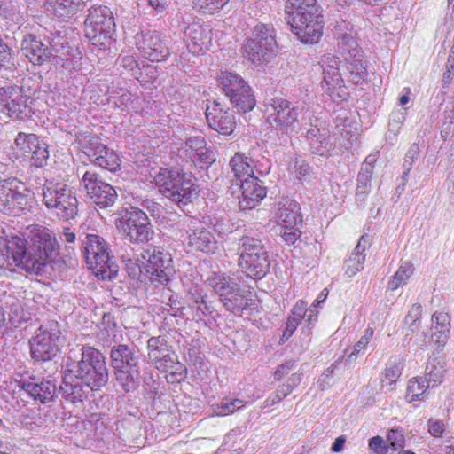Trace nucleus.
I'll list each match as a JSON object with an SVG mask.
<instances>
[{
  "label": "nucleus",
  "instance_id": "nucleus-1",
  "mask_svg": "<svg viewBox=\"0 0 454 454\" xmlns=\"http://www.w3.org/2000/svg\"><path fill=\"white\" fill-rule=\"evenodd\" d=\"M2 254L9 266H17L28 273L40 275L49 264L61 262L59 245L55 235L44 227L32 231L30 241L14 236L6 239Z\"/></svg>",
  "mask_w": 454,
  "mask_h": 454
},
{
  "label": "nucleus",
  "instance_id": "nucleus-2",
  "mask_svg": "<svg viewBox=\"0 0 454 454\" xmlns=\"http://www.w3.org/2000/svg\"><path fill=\"white\" fill-rule=\"evenodd\" d=\"M285 19L292 32L304 43H316L323 35V9L317 0H287Z\"/></svg>",
  "mask_w": 454,
  "mask_h": 454
},
{
  "label": "nucleus",
  "instance_id": "nucleus-3",
  "mask_svg": "<svg viewBox=\"0 0 454 454\" xmlns=\"http://www.w3.org/2000/svg\"><path fill=\"white\" fill-rule=\"evenodd\" d=\"M109 364L114 379L125 393L136 391L141 380V354L133 343L114 341L109 352Z\"/></svg>",
  "mask_w": 454,
  "mask_h": 454
},
{
  "label": "nucleus",
  "instance_id": "nucleus-4",
  "mask_svg": "<svg viewBox=\"0 0 454 454\" xmlns=\"http://www.w3.org/2000/svg\"><path fill=\"white\" fill-rule=\"evenodd\" d=\"M154 182L161 194L184 212L199 196L193 176L177 168H160L154 176Z\"/></svg>",
  "mask_w": 454,
  "mask_h": 454
},
{
  "label": "nucleus",
  "instance_id": "nucleus-5",
  "mask_svg": "<svg viewBox=\"0 0 454 454\" xmlns=\"http://www.w3.org/2000/svg\"><path fill=\"white\" fill-rule=\"evenodd\" d=\"M67 372L70 379L81 380L94 392L105 387L109 380L105 355L89 346L82 348L80 360L68 364Z\"/></svg>",
  "mask_w": 454,
  "mask_h": 454
},
{
  "label": "nucleus",
  "instance_id": "nucleus-6",
  "mask_svg": "<svg viewBox=\"0 0 454 454\" xmlns=\"http://www.w3.org/2000/svg\"><path fill=\"white\" fill-rule=\"evenodd\" d=\"M238 240V265L241 271L254 280L263 278L270 271V261L262 239L246 232Z\"/></svg>",
  "mask_w": 454,
  "mask_h": 454
},
{
  "label": "nucleus",
  "instance_id": "nucleus-7",
  "mask_svg": "<svg viewBox=\"0 0 454 454\" xmlns=\"http://www.w3.org/2000/svg\"><path fill=\"white\" fill-rule=\"evenodd\" d=\"M81 253L91 270H96L102 279L112 280L119 271L114 257L110 255L108 243L98 234H82L79 236Z\"/></svg>",
  "mask_w": 454,
  "mask_h": 454
},
{
  "label": "nucleus",
  "instance_id": "nucleus-8",
  "mask_svg": "<svg viewBox=\"0 0 454 454\" xmlns=\"http://www.w3.org/2000/svg\"><path fill=\"white\" fill-rule=\"evenodd\" d=\"M116 226L123 239L134 245L149 244L155 236L153 225L146 213L138 207L122 209L116 220Z\"/></svg>",
  "mask_w": 454,
  "mask_h": 454
},
{
  "label": "nucleus",
  "instance_id": "nucleus-9",
  "mask_svg": "<svg viewBox=\"0 0 454 454\" xmlns=\"http://www.w3.org/2000/svg\"><path fill=\"white\" fill-rule=\"evenodd\" d=\"M63 339L59 325L51 320L40 325L35 336L29 340L30 354L35 363L45 364L57 363Z\"/></svg>",
  "mask_w": 454,
  "mask_h": 454
},
{
  "label": "nucleus",
  "instance_id": "nucleus-10",
  "mask_svg": "<svg viewBox=\"0 0 454 454\" xmlns=\"http://www.w3.org/2000/svg\"><path fill=\"white\" fill-rule=\"evenodd\" d=\"M278 47L276 33L271 24L258 23L250 37L242 44L243 57L255 66L268 62Z\"/></svg>",
  "mask_w": 454,
  "mask_h": 454
},
{
  "label": "nucleus",
  "instance_id": "nucleus-11",
  "mask_svg": "<svg viewBox=\"0 0 454 454\" xmlns=\"http://www.w3.org/2000/svg\"><path fill=\"white\" fill-rule=\"evenodd\" d=\"M207 281L227 311L242 316L243 311L249 309L245 292L232 278L224 274H216L209 278Z\"/></svg>",
  "mask_w": 454,
  "mask_h": 454
},
{
  "label": "nucleus",
  "instance_id": "nucleus-12",
  "mask_svg": "<svg viewBox=\"0 0 454 454\" xmlns=\"http://www.w3.org/2000/svg\"><path fill=\"white\" fill-rule=\"evenodd\" d=\"M85 36L98 47H106L115 30L114 15L106 5L92 6L84 21Z\"/></svg>",
  "mask_w": 454,
  "mask_h": 454
},
{
  "label": "nucleus",
  "instance_id": "nucleus-13",
  "mask_svg": "<svg viewBox=\"0 0 454 454\" xmlns=\"http://www.w3.org/2000/svg\"><path fill=\"white\" fill-rule=\"evenodd\" d=\"M76 140L91 163L110 172H116L121 168L118 154L105 145L101 138L90 133H81Z\"/></svg>",
  "mask_w": 454,
  "mask_h": 454
},
{
  "label": "nucleus",
  "instance_id": "nucleus-14",
  "mask_svg": "<svg viewBox=\"0 0 454 454\" xmlns=\"http://www.w3.org/2000/svg\"><path fill=\"white\" fill-rule=\"evenodd\" d=\"M43 201L48 209L62 220L74 218L78 200L74 192L66 184H57L43 188Z\"/></svg>",
  "mask_w": 454,
  "mask_h": 454
},
{
  "label": "nucleus",
  "instance_id": "nucleus-15",
  "mask_svg": "<svg viewBox=\"0 0 454 454\" xmlns=\"http://www.w3.org/2000/svg\"><path fill=\"white\" fill-rule=\"evenodd\" d=\"M218 83L239 112L247 114L255 106V99L249 85L239 74L222 72L218 76Z\"/></svg>",
  "mask_w": 454,
  "mask_h": 454
},
{
  "label": "nucleus",
  "instance_id": "nucleus-16",
  "mask_svg": "<svg viewBox=\"0 0 454 454\" xmlns=\"http://www.w3.org/2000/svg\"><path fill=\"white\" fill-rule=\"evenodd\" d=\"M143 259L147 258L145 270L155 286L167 285L175 274L171 254L161 247L150 246L144 251Z\"/></svg>",
  "mask_w": 454,
  "mask_h": 454
},
{
  "label": "nucleus",
  "instance_id": "nucleus-17",
  "mask_svg": "<svg viewBox=\"0 0 454 454\" xmlns=\"http://www.w3.org/2000/svg\"><path fill=\"white\" fill-rule=\"evenodd\" d=\"M81 185L86 191L90 202L99 208H107L114 205L118 194L114 186L105 182L93 170H87L82 175Z\"/></svg>",
  "mask_w": 454,
  "mask_h": 454
},
{
  "label": "nucleus",
  "instance_id": "nucleus-18",
  "mask_svg": "<svg viewBox=\"0 0 454 454\" xmlns=\"http://www.w3.org/2000/svg\"><path fill=\"white\" fill-rule=\"evenodd\" d=\"M20 182L13 179L0 181V211L17 215L31 207L28 193L19 191Z\"/></svg>",
  "mask_w": 454,
  "mask_h": 454
},
{
  "label": "nucleus",
  "instance_id": "nucleus-19",
  "mask_svg": "<svg viewBox=\"0 0 454 454\" xmlns=\"http://www.w3.org/2000/svg\"><path fill=\"white\" fill-rule=\"evenodd\" d=\"M169 41L158 31L137 35L136 44L141 55L151 61H164L170 55Z\"/></svg>",
  "mask_w": 454,
  "mask_h": 454
},
{
  "label": "nucleus",
  "instance_id": "nucleus-20",
  "mask_svg": "<svg viewBox=\"0 0 454 454\" xmlns=\"http://www.w3.org/2000/svg\"><path fill=\"white\" fill-rule=\"evenodd\" d=\"M315 121L316 124H311L306 135L309 150L312 154L330 158L334 155L337 138L334 135H331L328 128L319 127L318 119Z\"/></svg>",
  "mask_w": 454,
  "mask_h": 454
},
{
  "label": "nucleus",
  "instance_id": "nucleus-21",
  "mask_svg": "<svg viewBox=\"0 0 454 454\" xmlns=\"http://www.w3.org/2000/svg\"><path fill=\"white\" fill-rule=\"evenodd\" d=\"M17 385L33 400L43 404L54 402L57 396V386L51 380L29 376L28 378H22L18 380Z\"/></svg>",
  "mask_w": 454,
  "mask_h": 454
},
{
  "label": "nucleus",
  "instance_id": "nucleus-22",
  "mask_svg": "<svg viewBox=\"0 0 454 454\" xmlns=\"http://www.w3.org/2000/svg\"><path fill=\"white\" fill-rule=\"evenodd\" d=\"M155 369L162 372H169L168 382H180L187 375L185 365L178 361V356L173 349L162 353L159 357L150 362Z\"/></svg>",
  "mask_w": 454,
  "mask_h": 454
},
{
  "label": "nucleus",
  "instance_id": "nucleus-23",
  "mask_svg": "<svg viewBox=\"0 0 454 454\" xmlns=\"http://www.w3.org/2000/svg\"><path fill=\"white\" fill-rule=\"evenodd\" d=\"M240 189L242 192V199L239 205L242 210L253 208L261 201L267 194V189L255 176L246 177L241 180Z\"/></svg>",
  "mask_w": 454,
  "mask_h": 454
},
{
  "label": "nucleus",
  "instance_id": "nucleus-24",
  "mask_svg": "<svg viewBox=\"0 0 454 454\" xmlns=\"http://www.w3.org/2000/svg\"><path fill=\"white\" fill-rule=\"evenodd\" d=\"M26 102L23 86L10 85L0 88V113L22 114L27 107Z\"/></svg>",
  "mask_w": 454,
  "mask_h": 454
},
{
  "label": "nucleus",
  "instance_id": "nucleus-25",
  "mask_svg": "<svg viewBox=\"0 0 454 454\" xmlns=\"http://www.w3.org/2000/svg\"><path fill=\"white\" fill-rule=\"evenodd\" d=\"M207 27L198 24L188 26L184 31L187 48L190 52L199 54L209 50L211 46V36Z\"/></svg>",
  "mask_w": 454,
  "mask_h": 454
},
{
  "label": "nucleus",
  "instance_id": "nucleus-26",
  "mask_svg": "<svg viewBox=\"0 0 454 454\" xmlns=\"http://www.w3.org/2000/svg\"><path fill=\"white\" fill-rule=\"evenodd\" d=\"M21 51L31 63L41 65L51 56V51L34 35H26L21 42Z\"/></svg>",
  "mask_w": 454,
  "mask_h": 454
},
{
  "label": "nucleus",
  "instance_id": "nucleus-27",
  "mask_svg": "<svg viewBox=\"0 0 454 454\" xmlns=\"http://www.w3.org/2000/svg\"><path fill=\"white\" fill-rule=\"evenodd\" d=\"M431 339L437 353L442 350L450 337V317L443 311H436L432 315Z\"/></svg>",
  "mask_w": 454,
  "mask_h": 454
},
{
  "label": "nucleus",
  "instance_id": "nucleus-28",
  "mask_svg": "<svg viewBox=\"0 0 454 454\" xmlns=\"http://www.w3.org/2000/svg\"><path fill=\"white\" fill-rule=\"evenodd\" d=\"M339 59L335 57H326L323 60L322 68L324 81L322 86L327 90L329 94H333L335 90H342L344 81L339 71Z\"/></svg>",
  "mask_w": 454,
  "mask_h": 454
},
{
  "label": "nucleus",
  "instance_id": "nucleus-29",
  "mask_svg": "<svg viewBox=\"0 0 454 454\" xmlns=\"http://www.w3.org/2000/svg\"><path fill=\"white\" fill-rule=\"evenodd\" d=\"M276 217L281 226L290 227L302 223L299 203L289 199H283L277 204Z\"/></svg>",
  "mask_w": 454,
  "mask_h": 454
},
{
  "label": "nucleus",
  "instance_id": "nucleus-30",
  "mask_svg": "<svg viewBox=\"0 0 454 454\" xmlns=\"http://www.w3.org/2000/svg\"><path fill=\"white\" fill-rule=\"evenodd\" d=\"M188 246L196 251L207 254H214L217 249L215 238L204 227L192 230L188 234Z\"/></svg>",
  "mask_w": 454,
  "mask_h": 454
},
{
  "label": "nucleus",
  "instance_id": "nucleus-31",
  "mask_svg": "<svg viewBox=\"0 0 454 454\" xmlns=\"http://www.w3.org/2000/svg\"><path fill=\"white\" fill-rule=\"evenodd\" d=\"M370 246L368 235H363L350 256L345 261V275L348 278L355 276L364 269L365 261V250Z\"/></svg>",
  "mask_w": 454,
  "mask_h": 454
},
{
  "label": "nucleus",
  "instance_id": "nucleus-32",
  "mask_svg": "<svg viewBox=\"0 0 454 454\" xmlns=\"http://www.w3.org/2000/svg\"><path fill=\"white\" fill-rule=\"evenodd\" d=\"M67 377H69V372L66 371L63 384L59 387V392L62 394V396L73 403H82L84 399L88 398L89 394L92 392L91 389L74 378L72 379V382H67Z\"/></svg>",
  "mask_w": 454,
  "mask_h": 454
},
{
  "label": "nucleus",
  "instance_id": "nucleus-33",
  "mask_svg": "<svg viewBox=\"0 0 454 454\" xmlns=\"http://www.w3.org/2000/svg\"><path fill=\"white\" fill-rule=\"evenodd\" d=\"M88 0H48L47 10L59 19L71 18L82 10Z\"/></svg>",
  "mask_w": 454,
  "mask_h": 454
},
{
  "label": "nucleus",
  "instance_id": "nucleus-34",
  "mask_svg": "<svg viewBox=\"0 0 454 454\" xmlns=\"http://www.w3.org/2000/svg\"><path fill=\"white\" fill-rule=\"evenodd\" d=\"M446 363L444 359L434 352L429 356L425 370V380L432 387L442 383L446 372Z\"/></svg>",
  "mask_w": 454,
  "mask_h": 454
},
{
  "label": "nucleus",
  "instance_id": "nucleus-35",
  "mask_svg": "<svg viewBox=\"0 0 454 454\" xmlns=\"http://www.w3.org/2000/svg\"><path fill=\"white\" fill-rule=\"evenodd\" d=\"M362 58L363 55L358 51L355 54L349 52L348 56L345 57L347 69L349 73V80L356 85L362 84L367 78L366 65Z\"/></svg>",
  "mask_w": 454,
  "mask_h": 454
},
{
  "label": "nucleus",
  "instance_id": "nucleus-36",
  "mask_svg": "<svg viewBox=\"0 0 454 454\" xmlns=\"http://www.w3.org/2000/svg\"><path fill=\"white\" fill-rule=\"evenodd\" d=\"M204 145H207V142L203 137H189L177 147V156L187 163H192L200 149H203Z\"/></svg>",
  "mask_w": 454,
  "mask_h": 454
},
{
  "label": "nucleus",
  "instance_id": "nucleus-37",
  "mask_svg": "<svg viewBox=\"0 0 454 454\" xmlns=\"http://www.w3.org/2000/svg\"><path fill=\"white\" fill-rule=\"evenodd\" d=\"M234 176L241 182L246 177L254 176L250 160L243 153H236L230 160Z\"/></svg>",
  "mask_w": 454,
  "mask_h": 454
},
{
  "label": "nucleus",
  "instance_id": "nucleus-38",
  "mask_svg": "<svg viewBox=\"0 0 454 454\" xmlns=\"http://www.w3.org/2000/svg\"><path fill=\"white\" fill-rule=\"evenodd\" d=\"M431 387L422 377L411 379L408 382L406 400L409 403L422 401L427 396V390Z\"/></svg>",
  "mask_w": 454,
  "mask_h": 454
},
{
  "label": "nucleus",
  "instance_id": "nucleus-39",
  "mask_svg": "<svg viewBox=\"0 0 454 454\" xmlns=\"http://www.w3.org/2000/svg\"><path fill=\"white\" fill-rule=\"evenodd\" d=\"M208 126L223 135L232 133L236 122L234 115H205Z\"/></svg>",
  "mask_w": 454,
  "mask_h": 454
},
{
  "label": "nucleus",
  "instance_id": "nucleus-40",
  "mask_svg": "<svg viewBox=\"0 0 454 454\" xmlns=\"http://www.w3.org/2000/svg\"><path fill=\"white\" fill-rule=\"evenodd\" d=\"M190 302L196 306L197 316L199 317L212 315L214 307L206 301L207 295L203 294L197 287L191 289L188 293Z\"/></svg>",
  "mask_w": 454,
  "mask_h": 454
},
{
  "label": "nucleus",
  "instance_id": "nucleus-41",
  "mask_svg": "<svg viewBox=\"0 0 454 454\" xmlns=\"http://www.w3.org/2000/svg\"><path fill=\"white\" fill-rule=\"evenodd\" d=\"M147 349H148V359L151 362L153 359H156L162 353H167L168 351L173 349L172 347L168 344L166 336L159 335L151 337L147 341Z\"/></svg>",
  "mask_w": 454,
  "mask_h": 454
},
{
  "label": "nucleus",
  "instance_id": "nucleus-42",
  "mask_svg": "<svg viewBox=\"0 0 454 454\" xmlns=\"http://www.w3.org/2000/svg\"><path fill=\"white\" fill-rule=\"evenodd\" d=\"M39 137L35 134L19 132L14 140L16 149L25 156H29L33 149L38 145Z\"/></svg>",
  "mask_w": 454,
  "mask_h": 454
},
{
  "label": "nucleus",
  "instance_id": "nucleus-43",
  "mask_svg": "<svg viewBox=\"0 0 454 454\" xmlns=\"http://www.w3.org/2000/svg\"><path fill=\"white\" fill-rule=\"evenodd\" d=\"M245 405L246 402L242 399L225 397L214 405V413L217 416H226L234 413Z\"/></svg>",
  "mask_w": 454,
  "mask_h": 454
},
{
  "label": "nucleus",
  "instance_id": "nucleus-44",
  "mask_svg": "<svg viewBox=\"0 0 454 454\" xmlns=\"http://www.w3.org/2000/svg\"><path fill=\"white\" fill-rule=\"evenodd\" d=\"M48 42L50 45L48 48L51 51V55L55 52L64 58L69 53L70 47L68 46L65 35L60 31L51 32L48 36Z\"/></svg>",
  "mask_w": 454,
  "mask_h": 454
},
{
  "label": "nucleus",
  "instance_id": "nucleus-45",
  "mask_svg": "<svg viewBox=\"0 0 454 454\" xmlns=\"http://www.w3.org/2000/svg\"><path fill=\"white\" fill-rule=\"evenodd\" d=\"M403 366L396 361H389L385 368L383 379L381 380L382 387H387L389 390L393 389L394 385L402 374Z\"/></svg>",
  "mask_w": 454,
  "mask_h": 454
},
{
  "label": "nucleus",
  "instance_id": "nucleus-46",
  "mask_svg": "<svg viewBox=\"0 0 454 454\" xmlns=\"http://www.w3.org/2000/svg\"><path fill=\"white\" fill-rule=\"evenodd\" d=\"M141 85L150 88L156 87L158 83V71L153 65L144 66L142 69L137 70V74L134 76Z\"/></svg>",
  "mask_w": 454,
  "mask_h": 454
},
{
  "label": "nucleus",
  "instance_id": "nucleus-47",
  "mask_svg": "<svg viewBox=\"0 0 454 454\" xmlns=\"http://www.w3.org/2000/svg\"><path fill=\"white\" fill-rule=\"evenodd\" d=\"M412 272L413 267L411 263H403L394 275L393 279L389 282V287L392 290H395L399 286L405 285L408 278L411 276Z\"/></svg>",
  "mask_w": 454,
  "mask_h": 454
},
{
  "label": "nucleus",
  "instance_id": "nucleus-48",
  "mask_svg": "<svg viewBox=\"0 0 454 454\" xmlns=\"http://www.w3.org/2000/svg\"><path fill=\"white\" fill-rule=\"evenodd\" d=\"M28 157L31 159L32 165L36 168H42L46 165L49 159V152L46 143L39 139L38 145H36L35 149H33Z\"/></svg>",
  "mask_w": 454,
  "mask_h": 454
},
{
  "label": "nucleus",
  "instance_id": "nucleus-49",
  "mask_svg": "<svg viewBox=\"0 0 454 454\" xmlns=\"http://www.w3.org/2000/svg\"><path fill=\"white\" fill-rule=\"evenodd\" d=\"M215 161V155L214 152L204 145L203 149H200L196 158L192 161V165L201 169H207Z\"/></svg>",
  "mask_w": 454,
  "mask_h": 454
},
{
  "label": "nucleus",
  "instance_id": "nucleus-50",
  "mask_svg": "<svg viewBox=\"0 0 454 454\" xmlns=\"http://www.w3.org/2000/svg\"><path fill=\"white\" fill-rule=\"evenodd\" d=\"M229 0H192L194 5L203 13H214L223 8Z\"/></svg>",
  "mask_w": 454,
  "mask_h": 454
},
{
  "label": "nucleus",
  "instance_id": "nucleus-51",
  "mask_svg": "<svg viewBox=\"0 0 454 454\" xmlns=\"http://www.w3.org/2000/svg\"><path fill=\"white\" fill-rule=\"evenodd\" d=\"M296 177L301 181H308L311 177L312 168L301 158L296 157L291 165Z\"/></svg>",
  "mask_w": 454,
  "mask_h": 454
},
{
  "label": "nucleus",
  "instance_id": "nucleus-52",
  "mask_svg": "<svg viewBox=\"0 0 454 454\" xmlns=\"http://www.w3.org/2000/svg\"><path fill=\"white\" fill-rule=\"evenodd\" d=\"M373 336V330L372 328H367L364 335L360 338V340L356 343L354 346V350L350 353V355L348 356L347 361L351 363L355 361L357 357V355L367 348L368 343L370 342L371 339Z\"/></svg>",
  "mask_w": 454,
  "mask_h": 454
},
{
  "label": "nucleus",
  "instance_id": "nucleus-53",
  "mask_svg": "<svg viewBox=\"0 0 454 454\" xmlns=\"http://www.w3.org/2000/svg\"><path fill=\"white\" fill-rule=\"evenodd\" d=\"M387 441L388 442V446L393 450L403 449L405 446V438L403 430L399 428H393L389 430Z\"/></svg>",
  "mask_w": 454,
  "mask_h": 454
},
{
  "label": "nucleus",
  "instance_id": "nucleus-54",
  "mask_svg": "<svg viewBox=\"0 0 454 454\" xmlns=\"http://www.w3.org/2000/svg\"><path fill=\"white\" fill-rule=\"evenodd\" d=\"M301 235V231L297 227V225H293L290 227L281 226L280 236H281L283 241L287 246L294 245L296 242V240L298 239H300Z\"/></svg>",
  "mask_w": 454,
  "mask_h": 454
},
{
  "label": "nucleus",
  "instance_id": "nucleus-55",
  "mask_svg": "<svg viewBox=\"0 0 454 454\" xmlns=\"http://www.w3.org/2000/svg\"><path fill=\"white\" fill-rule=\"evenodd\" d=\"M62 236H63V240L67 244H68V246H67V250L68 252V259L67 260L61 259V262H63V264H65V265L72 264V256L71 255H72V254H74V249L71 245L74 244V242L76 240V235L74 232L70 231L69 228H65L63 231Z\"/></svg>",
  "mask_w": 454,
  "mask_h": 454
},
{
  "label": "nucleus",
  "instance_id": "nucleus-56",
  "mask_svg": "<svg viewBox=\"0 0 454 454\" xmlns=\"http://www.w3.org/2000/svg\"><path fill=\"white\" fill-rule=\"evenodd\" d=\"M295 121L294 115H269L268 122L276 129H287Z\"/></svg>",
  "mask_w": 454,
  "mask_h": 454
},
{
  "label": "nucleus",
  "instance_id": "nucleus-57",
  "mask_svg": "<svg viewBox=\"0 0 454 454\" xmlns=\"http://www.w3.org/2000/svg\"><path fill=\"white\" fill-rule=\"evenodd\" d=\"M373 170L361 168L357 176V190L361 193H365L366 189L371 185V180Z\"/></svg>",
  "mask_w": 454,
  "mask_h": 454
},
{
  "label": "nucleus",
  "instance_id": "nucleus-58",
  "mask_svg": "<svg viewBox=\"0 0 454 454\" xmlns=\"http://www.w3.org/2000/svg\"><path fill=\"white\" fill-rule=\"evenodd\" d=\"M19 11L17 0H0V12L6 18H12Z\"/></svg>",
  "mask_w": 454,
  "mask_h": 454
},
{
  "label": "nucleus",
  "instance_id": "nucleus-59",
  "mask_svg": "<svg viewBox=\"0 0 454 454\" xmlns=\"http://www.w3.org/2000/svg\"><path fill=\"white\" fill-rule=\"evenodd\" d=\"M421 312V305L419 303H414L405 317V324L410 326L412 332L414 331L412 327L415 325L416 322L419 320Z\"/></svg>",
  "mask_w": 454,
  "mask_h": 454
},
{
  "label": "nucleus",
  "instance_id": "nucleus-60",
  "mask_svg": "<svg viewBox=\"0 0 454 454\" xmlns=\"http://www.w3.org/2000/svg\"><path fill=\"white\" fill-rule=\"evenodd\" d=\"M271 108L274 111V114H281L287 110V114H291L293 111H295V107L293 106L290 108V103L286 99L283 98H275L271 100Z\"/></svg>",
  "mask_w": 454,
  "mask_h": 454
},
{
  "label": "nucleus",
  "instance_id": "nucleus-61",
  "mask_svg": "<svg viewBox=\"0 0 454 454\" xmlns=\"http://www.w3.org/2000/svg\"><path fill=\"white\" fill-rule=\"evenodd\" d=\"M369 449L375 454H387L388 450L380 436H373L369 440Z\"/></svg>",
  "mask_w": 454,
  "mask_h": 454
},
{
  "label": "nucleus",
  "instance_id": "nucleus-62",
  "mask_svg": "<svg viewBox=\"0 0 454 454\" xmlns=\"http://www.w3.org/2000/svg\"><path fill=\"white\" fill-rule=\"evenodd\" d=\"M296 364L295 360L289 359L286 361L285 363L281 364L278 366L274 372V378L277 380H281L283 377L287 375L293 369H294Z\"/></svg>",
  "mask_w": 454,
  "mask_h": 454
},
{
  "label": "nucleus",
  "instance_id": "nucleus-63",
  "mask_svg": "<svg viewBox=\"0 0 454 454\" xmlns=\"http://www.w3.org/2000/svg\"><path fill=\"white\" fill-rule=\"evenodd\" d=\"M12 63L11 49L6 43L0 40V67H9Z\"/></svg>",
  "mask_w": 454,
  "mask_h": 454
},
{
  "label": "nucleus",
  "instance_id": "nucleus-64",
  "mask_svg": "<svg viewBox=\"0 0 454 454\" xmlns=\"http://www.w3.org/2000/svg\"><path fill=\"white\" fill-rule=\"evenodd\" d=\"M307 303L302 301H299L293 308L291 316L288 318H294L296 322L300 323L306 317Z\"/></svg>",
  "mask_w": 454,
  "mask_h": 454
}]
</instances>
